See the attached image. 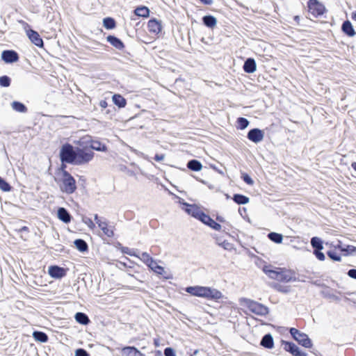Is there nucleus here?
Here are the masks:
<instances>
[{"label":"nucleus","mask_w":356,"mask_h":356,"mask_svg":"<svg viewBox=\"0 0 356 356\" xmlns=\"http://www.w3.org/2000/svg\"><path fill=\"white\" fill-rule=\"evenodd\" d=\"M185 291L192 296L204 298L209 300H218L223 296L220 291L208 286H187Z\"/></svg>","instance_id":"nucleus-1"},{"label":"nucleus","mask_w":356,"mask_h":356,"mask_svg":"<svg viewBox=\"0 0 356 356\" xmlns=\"http://www.w3.org/2000/svg\"><path fill=\"white\" fill-rule=\"evenodd\" d=\"M94 157V152L88 148L76 147L74 165H81L89 163Z\"/></svg>","instance_id":"nucleus-2"},{"label":"nucleus","mask_w":356,"mask_h":356,"mask_svg":"<svg viewBox=\"0 0 356 356\" xmlns=\"http://www.w3.org/2000/svg\"><path fill=\"white\" fill-rule=\"evenodd\" d=\"M243 305L248 308V309L259 316H266L269 313V309L264 305L256 302L254 300L243 298L242 300Z\"/></svg>","instance_id":"nucleus-3"},{"label":"nucleus","mask_w":356,"mask_h":356,"mask_svg":"<svg viewBox=\"0 0 356 356\" xmlns=\"http://www.w3.org/2000/svg\"><path fill=\"white\" fill-rule=\"evenodd\" d=\"M60 190L67 194H72L76 190L75 179L69 172L65 170H63V180L62 185H60Z\"/></svg>","instance_id":"nucleus-4"},{"label":"nucleus","mask_w":356,"mask_h":356,"mask_svg":"<svg viewBox=\"0 0 356 356\" xmlns=\"http://www.w3.org/2000/svg\"><path fill=\"white\" fill-rule=\"evenodd\" d=\"M76 147L69 143L64 144L60 150V159L62 163L74 165L75 159Z\"/></svg>","instance_id":"nucleus-5"},{"label":"nucleus","mask_w":356,"mask_h":356,"mask_svg":"<svg viewBox=\"0 0 356 356\" xmlns=\"http://www.w3.org/2000/svg\"><path fill=\"white\" fill-rule=\"evenodd\" d=\"M289 332L293 339L296 340L299 345L306 348H310L313 346V343L307 334L300 332L295 327H291Z\"/></svg>","instance_id":"nucleus-6"},{"label":"nucleus","mask_w":356,"mask_h":356,"mask_svg":"<svg viewBox=\"0 0 356 356\" xmlns=\"http://www.w3.org/2000/svg\"><path fill=\"white\" fill-rule=\"evenodd\" d=\"M307 7L309 12L315 17L323 15L326 10L325 6L318 0H309Z\"/></svg>","instance_id":"nucleus-7"},{"label":"nucleus","mask_w":356,"mask_h":356,"mask_svg":"<svg viewBox=\"0 0 356 356\" xmlns=\"http://www.w3.org/2000/svg\"><path fill=\"white\" fill-rule=\"evenodd\" d=\"M281 343L284 350L293 356H307V353L302 351L293 342L282 340Z\"/></svg>","instance_id":"nucleus-8"},{"label":"nucleus","mask_w":356,"mask_h":356,"mask_svg":"<svg viewBox=\"0 0 356 356\" xmlns=\"http://www.w3.org/2000/svg\"><path fill=\"white\" fill-rule=\"evenodd\" d=\"M247 138L256 144L261 142L264 138V131L259 128H253L248 132Z\"/></svg>","instance_id":"nucleus-9"},{"label":"nucleus","mask_w":356,"mask_h":356,"mask_svg":"<svg viewBox=\"0 0 356 356\" xmlns=\"http://www.w3.org/2000/svg\"><path fill=\"white\" fill-rule=\"evenodd\" d=\"M49 275L55 279H61L66 275L67 270L58 266H51L48 270Z\"/></svg>","instance_id":"nucleus-10"},{"label":"nucleus","mask_w":356,"mask_h":356,"mask_svg":"<svg viewBox=\"0 0 356 356\" xmlns=\"http://www.w3.org/2000/svg\"><path fill=\"white\" fill-rule=\"evenodd\" d=\"M1 59L6 63H13L18 61L19 55L14 50H4L1 53Z\"/></svg>","instance_id":"nucleus-11"},{"label":"nucleus","mask_w":356,"mask_h":356,"mask_svg":"<svg viewBox=\"0 0 356 356\" xmlns=\"http://www.w3.org/2000/svg\"><path fill=\"white\" fill-rule=\"evenodd\" d=\"M293 275L294 273L291 270H280L278 281L283 282H296L298 279Z\"/></svg>","instance_id":"nucleus-12"},{"label":"nucleus","mask_w":356,"mask_h":356,"mask_svg":"<svg viewBox=\"0 0 356 356\" xmlns=\"http://www.w3.org/2000/svg\"><path fill=\"white\" fill-rule=\"evenodd\" d=\"M26 33H27V35H28L29 38L30 39V40L31 41V42H33L35 46H37L38 47H43V45H44L43 40L37 31H35L33 29H29V31H27Z\"/></svg>","instance_id":"nucleus-13"},{"label":"nucleus","mask_w":356,"mask_h":356,"mask_svg":"<svg viewBox=\"0 0 356 356\" xmlns=\"http://www.w3.org/2000/svg\"><path fill=\"white\" fill-rule=\"evenodd\" d=\"M243 71L248 74L254 72L257 70L256 61L252 58H247L243 66Z\"/></svg>","instance_id":"nucleus-14"},{"label":"nucleus","mask_w":356,"mask_h":356,"mask_svg":"<svg viewBox=\"0 0 356 356\" xmlns=\"http://www.w3.org/2000/svg\"><path fill=\"white\" fill-rule=\"evenodd\" d=\"M147 27L149 32L156 34L160 33L162 29L161 22L154 18L148 22Z\"/></svg>","instance_id":"nucleus-15"},{"label":"nucleus","mask_w":356,"mask_h":356,"mask_svg":"<svg viewBox=\"0 0 356 356\" xmlns=\"http://www.w3.org/2000/svg\"><path fill=\"white\" fill-rule=\"evenodd\" d=\"M57 216L60 220L65 223L70 222L72 216L70 212L64 207H59L57 211Z\"/></svg>","instance_id":"nucleus-16"},{"label":"nucleus","mask_w":356,"mask_h":356,"mask_svg":"<svg viewBox=\"0 0 356 356\" xmlns=\"http://www.w3.org/2000/svg\"><path fill=\"white\" fill-rule=\"evenodd\" d=\"M106 40L113 47L116 48L118 50H122L124 47V44L123 42L118 38V37L109 35L106 37Z\"/></svg>","instance_id":"nucleus-17"},{"label":"nucleus","mask_w":356,"mask_h":356,"mask_svg":"<svg viewBox=\"0 0 356 356\" xmlns=\"http://www.w3.org/2000/svg\"><path fill=\"white\" fill-rule=\"evenodd\" d=\"M260 345L265 348L271 349L274 346V340L271 334H266L261 339Z\"/></svg>","instance_id":"nucleus-18"},{"label":"nucleus","mask_w":356,"mask_h":356,"mask_svg":"<svg viewBox=\"0 0 356 356\" xmlns=\"http://www.w3.org/2000/svg\"><path fill=\"white\" fill-rule=\"evenodd\" d=\"M341 30L346 35L349 37H353L356 33L351 22L349 20H346L343 22Z\"/></svg>","instance_id":"nucleus-19"},{"label":"nucleus","mask_w":356,"mask_h":356,"mask_svg":"<svg viewBox=\"0 0 356 356\" xmlns=\"http://www.w3.org/2000/svg\"><path fill=\"white\" fill-rule=\"evenodd\" d=\"M202 20L203 24L209 29H213L217 24V19L211 15L204 16Z\"/></svg>","instance_id":"nucleus-20"},{"label":"nucleus","mask_w":356,"mask_h":356,"mask_svg":"<svg viewBox=\"0 0 356 356\" xmlns=\"http://www.w3.org/2000/svg\"><path fill=\"white\" fill-rule=\"evenodd\" d=\"M187 168L194 172H199L202 168L201 162L197 159H191L187 163Z\"/></svg>","instance_id":"nucleus-21"},{"label":"nucleus","mask_w":356,"mask_h":356,"mask_svg":"<svg viewBox=\"0 0 356 356\" xmlns=\"http://www.w3.org/2000/svg\"><path fill=\"white\" fill-rule=\"evenodd\" d=\"M113 102L115 105L118 106L120 108L125 107L127 100L120 94H115L112 97Z\"/></svg>","instance_id":"nucleus-22"},{"label":"nucleus","mask_w":356,"mask_h":356,"mask_svg":"<svg viewBox=\"0 0 356 356\" xmlns=\"http://www.w3.org/2000/svg\"><path fill=\"white\" fill-rule=\"evenodd\" d=\"M10 105L12 108L16 112L26 113L28 111L26 106L22 102L13 101Z\"/></svg>","instance_id":"nucleus-23"},{"label":"nucleus","mask_w":356,"mask_h":356,"mask_svg":"<svg viewBox=\"0 0 356 356\" xmlns=\"http://www.w3.org/2000/svg\"><path fill=\"white\" fill-rule=\"evenodd\" d=\"M183 204L185 207L184 208V211L193 217H195L200 210V208L196 204H190L187 202H184Z\"/></svg>","instance_id":"nucleus-24"},{"label":"nucleus","mask_w":356,"mask_h":356,"mask_svg":"<svg viewBox=\"0 0 356 356\" xmlns=\"http://www.w3.org/2000/svg\"><path fill=\"white\" fill-rule=\"evenodd\" d=\"M233 201L237 204H246L250 202V198L246 195L236 193L232 197Z\"/></svg>","instance_id":"nucleus-25"},{"label":"nucleus","mask_w":356,"mask_h":356,"mask_svg":"<svg viewBox=\"0 0 356 356\" xmlns=\"http://www.w3.org/2000/svg\"><path fill=\"white\" fill-rule=\"evenodd\" d=\"M75 320L77 323L86 325L90 323V319L87 314L83 312H77L74 316Z\"/></svg>","instance_id":"nucleus-26"},{"label":"nucleus","mask_w":356,"mask_h":356,"mask_svg":"<svg viewBox=\"0 0 356 356\" xmlns=\"http://www.w3.org/2000/svg\"><path fill=\"white\" fill-rule=\"evenodd\" d=\"M90 149L99 151V152H106L107 147L105 144L102 143L99 140H92L90 145Z\"/></svg>","instance_id":"nucleus-27"},{"label":"nucleus","mask_w":356,"mask_h":356,"mask_svg":"<svg viewBox=\"0 0 356 356\" xmlns=\"http://www.w3.org/2000/svg\"><path fill=\"white\" fill-rule=\"evenodd\" d=\"M74 244L76 248L81 252H87L88 250V245L87 243L81 238L76 239L74 241Z\"/></svg>","instance_id":"nucleus-28"},{"label":"nucleus","mask_w":356,"mask_h":356,"mask_svg":"<svg viewBox=\"0 0 356 356\" xmlns=\"http://www.w3.org/2000/svg\"><path fill=\"white\" fill-rule=\"evenodd\" d=\"M33 337L35 341L41 343H46L49 339L47 334L41 331H34L33 332Z\"/></svg>","instance_id":"nucleus-29"},{"label":"nucleus","mask_w":356,"mask_h":356,"mask_svg":"<svg viewBox=\"0 0 356 356\" xmlns=\"http://www.w3.org/2000/svg\"><path fill=\"white\" fill-rule=\"evenodd\" d=\"M203 223L216 231H219L221 229V225L213 220L209 215L206 217Z\"/></svg>","instance_id":"nucleus-30"},{"label":"nucleus","mask_w":356,"mask_h":356,"mask_svg":"<svg viewBox=\"0 0 356 356\" xmlns=\"http://www.w3.org/2000/svg\"><path fill=\"white\" fill-rule=\"evenodd\" d=\"M134 13L139 17H147L149 15V9L147 6H140L134 10Z\"/></svg>","instance_id":"nucleus-31"},{"label":"nucleus","mask_w":356,"mask_h":356,"mask_svg":"<svg viewBox=\"0 0 356 356\" xmlns=\"http://www.w3.org/2000/svg\"><path fill=\"white\" fill-rule=\"evenodd\" d=\"M137 257H138L141 261H143L147 266H149V264L151 265V263H152V261L154 260L150 255L145 252H138Z\"/></svg>","instance_id":"nucleus-32"},{"label":"nucleus","mask_w":356,"mask_h":356,"mask_svg":"<svg viewBox=\"0 0 356 356\" xmlns=\"http://www.w3.org/2000/svg\"><path fill=\"white\" fill-rule=\"evenodd\" d=\"M311 245L314 250L323 249V241L317 236H314L311 238Z\"/></svg>","instance_id":"nucleus-33"},{"label":"nucleus","mask_w":356,"mask_h":356,"mask_svg":"<svg viewBox=\"0 0 356 356\" xmlns=\"http://www.w3.org/2000/svg\"><path fill=\"white\" fill-rule=\"evenodd\" d=\"M103 26L108 30H111L115 28V20L110 17H105L103 19Z\"/></svg>","instance_id":"nucleus-34"},{"label":"nucleus","mask_w":356,"mask_h":356,"mask_svg":"<svg viewBox=\"0 0 356 356\" xmlns=\"http://www.w3.org/2000/svg\"><path fill=\"white\" fill-rule=\"evenodd\" d=\"M322 294L324 298L332 299L337 302H339L341 300L339 296H336L333 293V289H331L329 287H327V290L322 291Z\"/></svg>","instance_id":"nucleus-35"},{"label":"nucleus","mask_w":356,"mask_h":356,"mask_svg":"<svg viewBox=\"0 0 356 356\" xmlns=\"http://www.w3.org/2000/svg\"><path fill=\"white\" fill-rule=\"evenodd\" d=\"M268 238L273 242L280 244L282 242L283 236L277 232H270L268 234Z\"/></svg>","instance_id":"nucleus-36"},{"label":"nucleus","mask_w":356,"mask_h":356,"mask_svg":"<svg viewBox=\"0 0 356 356\" xmlns=\"http://www.w3.org/2000/svg\"><path fill=\"white\" fill-rule=\"evenodd\" d=\"M264 271L270 278L278 281L280 270L270 269L267 266H265Z\"/></svg>","instance_id":"nucleus-37"},{"label":"nucleus","mask_w":356,"mask_h":356,"mask_svg":"<svg viewBox=\"0 0 356 356\" xmlns=\"http://www.w3.org/2000/svg\"><path fill=\"white\" fill-rule=\"evenodd\" d=\"M236 123H237V125H236L237 129H241V130L246 129L250 124L248 120L243 117H240V118H237Z\"/></svg>","instance_id":"nucleus-38"},{"label":"nucleus","mask_w":356,"mask_h":356,"mask_svg":"<svg viewBox=\"0 0 356 356\" xmlns=\"http://www.w3.org/2000/svg\"><path fill=\"white\" fill-rule=\"evenodd\" d=\"M148 267L151 268L154 273L159 275H163V273L165 272L164 268L159 265L154 260L152 261L151 265L149 264Z\"/></svg>","instance_id":"nucleus-39"},{"label":"nucleus","mask_w":356,"mask_h":356,"mask_svg":"<svg viewBox=\"0 0 356 356\" xmlns=\"http://www.w3.org/2000/svg\"><path fill=\"white\" fill-rule=\"evenodd\" d=\"M126 356H137L138 349L134 346H127L122 349Z\"/></svg>","instance_id":"nucleus-40"},{"label":"nucleus","mask_w":356,"mask_h":356,"mask_svg":"<svg viewBox=\"0 0 356 356\" xmlns=\"http://www.w3.org/2000/svg\"><path fill=\"white\" fill-rule=\"evenodd\" d=\"M327 255L328 257L334 261H341V257L336 252V250H330L327 252Z\"/></svg>","instance_id":"nucleus-41"},{"label":"nucleus","mask_w":356,"mask_h":356,"mask_svg":"<svg viewBox=\"0 0 356 356\" xmlns=\"http://www.w3.org/2000/svg\"><path fill=\"white\" fill-rule=\"evenodd\" d=\"M0 189L3 192H9L12 189V187L9 183H8L6 179L1 177H0Z\"/></svg>","instance_id":"nucleus-42"},{"label":"nucleus","mask_w":356,"mask_h":356,"mask_svg":"<svg viewBox=\"0 0 356 356\" xmlns=\"http://www.w3.org/2000/svg\"><path fill=\"white\" fill-rule=\"evenodd\" d=\"M11 79L7 76L3 75L0 76V86L3 88H8L10 86Z\"/></svg>","instance_id":"nucleus-43"},{"label":"nucleus","mask_w":356,"mask_h":356,"mask_svg":"<svg viewBox=\"0 0 356 356\" xmlns=\"http://www.w3.org/2000/svg\"><path fill=\"white\" fill-rule=\"evenodd\" d=\"M356 252V247L350 245H346L345 251H344V256H348L349 254H355Z\"/></svg>","instance_id":"nucleus-44"},{"label":"nucleus","mask_w":356,"mask_h":356,"mask_svg":"<svg viewBox=\"0 0 356 356\" xmlns=\"http://www.w3.org/2000/svg\"><path fill=\"white\" fill-rule=\"evenodd\" d=\"M241 178L243 180V181L245 182L247 184L251 185V186L254 184L253 179L251 178V177L248 174L245 173V172L242 173Z\"/></svg>","instance_id":"nucleus-45"},{"label":"nucleus","mask_w":356,"mask_h":356,"mask_svg":"<svg viewBox=\"0 0 356 356\" xmlns=\"http://www.w3.org/2000/svg\"><path fill=\"white\" fill-rule=\"evenodd\" d=\"M207 216H208L207 214H206L204 211H202L200 209V210L197 211V214L195 215V216L194 218L200 220L203 223Z\"/></svg>","instance_id":"nucleus-46"},{"label":"nucleus","mask_w":356,"mask_h":356,"mask_svg":"<svg viewBox=\"0 0 356 356\" xmlns=\"http://www.w3.org/2000/svg\"><path fill=\"white\" fill-rule=\"evenodd\" d=\"M313 254L319 261H324L325 259V256L322 252V250H314Z\"/></svg>","instance_id":"nucleus-47"},{"label":"nucleus","mask_w":356,"mask_h":356,"mask_svg":"<svg viewBox=\"0 0 356 356\" xmlns=\"http://www.w3.org/2000/svg\"><path fill=\"white\" fill-rule=\"evenodd\" d=\"M74 356H90V354L83 348H78L75 350Z\"/></svg>","instance_id":"nucleus-48"},{"label":"nucleus","mask_w":356,"mask_h":356,"mask_svg":"<svg viewBox=\"0 0 356 356\" xmlns=\"http://www.w3.org/2000/svg\"><path fill=\"white\" fill-rule=\"evenodd\" d=\"M275 289L278 291H280V292L284 293H288L289 292V291H290L289 286H282V285H280V284H277L275 286Z\"/></svg>","instance_id":"nucleus-49"},{"label":"nucleus","mask_w":356,"mask_h":356,"mask_svg":"<svg viewBox=\"0 0 356 356\" xmlns=\"http://www.w3.org/2000/svg\"><path fill=\"white\" fill-rule=\"evenodd\" d=\"M122 252L130 256H137V254L135 250H132L127 247H122Z\"/></svg>","instance_id":"nucleus-50"},{"label":"nucleus","mask_w":356,"mask_h":356,"mask_svg":"<svg viewBox=\"0 0 356 356\" xmlns=\"http://www.w3.org/2000/svg\"><path fill=\"white\" fill-rule=\"evenodd\" d=\"M165 356H176L175 350L172 348L167 347L164 349Z\"/></svg>","instance_id":"nucleus-51"},{"label":"nucleus","mask_w":356,"mask_h":356,"mask_svg":"<svg viewBox=\"0 0 356 356\" xmlns=\"http://www.w3.org/2000/svg\"><path fill=\"white\" fill-rule=\"evenodd\" d=\"M105 235L108 237H113L114 235L113 230L109 228L108 226L102 229Z\"/></svg>","instance_id":"nucleus-52"},{"label":"nucleus","mask_w":356,"mask_h":356,"mask_svg":"<svg viewBox=\"0 0 356 356\" xmlns=\"http://www.w3.org/2000/svg\"><path fill=\"white\" fill-rule=\"evenodd\" d=\"M218 245L222 246L225 250H230L232 248V244L227 241H223L222 242H218Z\"/></svg>","instance_id":"nucleus-53"},{"label":"nucleus","mask_w":356,"mask_h":356,"mask_svg":"<svg viewBox=\"0 0 356 356\" xmlns=\"http://www.w3.org/2000/svg\"><path fill=\"white\" fill-rule=\"evenodd\" d=\"M334 250L338 249V250H339L340 251H341V252H344L346 246H344V245H343V243H342V242H341V241H338L337 244V245H334Z\"/></svg>","instance_id":"nucleus-54"},{"label":"nucleus","mask_w":356,"mask_h":356,"mask_svg":"<svg viewBox=\"0 0 356 356\" xmlns=\"http://www.w3.org/2000/svg\"><path fill=\"white\" fill-rule=\"evenodd\" d=\"M83 221L87 224L90 228H93L95 227V224L93 223L92 220L89 218L86 217L83 218Z\"/></svg>","instance_id":"nucleus-55"},{"label":"nucleus","mask_w":356,"mask_h":356,"mask_svg":"<svg viewBox=\"0 0 356 356\" xmlns=\"http://www.w3.org/2000/svg\"><path fill=\"white\" fill-rule=\"evenodd\" d=\"M347 275L352 279L356 280V268H351L347 272Z\"/></svg>","instance_id":"nucleus-56"},{"label":"nucleus","mask_w":356,"mask_h":356,"mask_svg":"<svg viewBox=\"0 0 356 356\" xmlns=\"http://www.w3.org/2000/svg\"><path fill=\"white\" fill-rule=\"evenodd\" d=\"M165 158V155L161 154H156L154 157V159L156 161H161L164 159Z\"/></svg>","instance_id":"nucleus-57"},{"label":"nucleus","mask_w":356,"mask_h":356,"mask_svg":"<svg viewBox=\"0 0 356 356\" xmlns=\"http://www.w3.org/2000/svg\"><path fill=\"white\" fill-rule=\"evenodd\" d=\"M97 225L99 226V227L102 229H104V227H106L108 226V224L106 222H102V221H100V222H97Z\"/></svg>","instance_id":"nucleus-58"},{"label":"nucleus","mask_w":356,"mask_h":356,"mask_svg":"<svg viewBox=\"0 0 356 356\" xmlns=\"http://www.w3.org/2000/svg\"><path fill=\"white\" fill-rule=\"evenodd\" d=\"M18 232H21V233H24V232L29 233V228L28 227H26V226H23V227H22L21 228L19 229Z\"/></svg>","instance_id":"nucleus-59"},{"label":"nucleus","mask_w":356,"mask_h":356,"mask_svg":"<svg viewBox=\"0 0 356 356\" xmlns=\"http://www.w3.org/2000/svg\"><path fill=\"white\" fill-rule=\"evenodd\" d=\"M99 104L102 108H106L108 106V103L106 100H101Z\"/></svg>","instance_id":"nucleus-60"},{"label":"nucleus","mask_w":356,"mask_h":356,"mask_svg":"<svg viewBox=\"0 0 356 356\" xmlns=\"http://www.w3.org/2000/svg\"><path fill=\"white\" fill-rule=\"evenodd\" d=\"M201 3H202L204 5H211L213 2V0H200Z\"/></svg>","instance_id":"nucleus-61"},{"label":"nucleus","mask_w":356,"mask_h":356,"mask_svg":"<svg viewBox=\"0 0 356 356\" xmlns=\"http://www.w3.org/2000/svg\"><path fill=\"white\" fill-rule=\"evenodd\" d=\"M115 111V107L113 106H111L110 108L106 111V113L109 114Z\"/></svg>","instance_id":"nucleus-62"},{"label":"nucleus","mask_w":356,"mask_h":356,"mask_svg":"<svg viewBox=\"0 0 356 356\" xmlns=\"http://www.w3.org/2000/svg\"><path fill=\"white\" fill-rule=\"evenodd\" d=\"M351 18L353 20L356 21V11L352 13Z\"/></svg>","instance_id":"nucleus-63"},{"label":"nucleus","mask_w":356,"mask_h":356,"mask_svg":"<svg viewBox=\"0 0 356 356\" xmlns=\"http://www.w3.org/2000/svg\"><path fill=\"white\" fill-rule=\"evenodd\" d=\"M351 167L355 171H356V162H353L351 163Z\"/></svg>","instance_id":"nucleus-64"}]
</instances>
